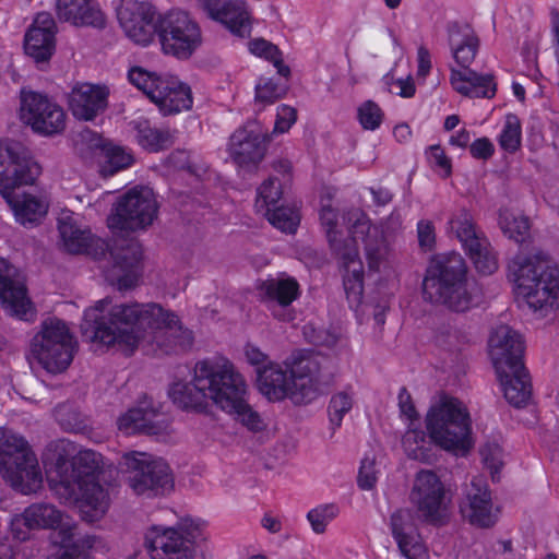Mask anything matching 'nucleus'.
Returning a JSON list of instances; mask_svg holds the SVG:
<instances>
[{
  "label": "nucleus",
  "mask_w": 559,
  "mask_h": 559,
  "mask_svg": "<svg viewBox=\"0 0 559 559\" xmlns=\"http://www.w3.org/2000/svg\"><path fill=\"white\" fill-rule=\"evenodd\" d=\"M320 221L325 230L331 249L341 261L343 287L349 308L358 322L365 316L364 265L359 258V243L365 247L369 275L378 274V290L385 285L394 286L395 274L388 260V245L381 226L371 225L367 215L350 210L340 221L338 214L328 205H322Z\"/></svg>",
  "instance_id": "f257e3e1"
},
{
  "label": "nucleus",
  "mask_w": 559,
  "mask_h": 559,
  "mask_svg": "<svg viewBox=\"0 0 559 559\" xmlns=\"http://www.w3.org/2000/svg\"><path fill=\"white\" fill-rule=\"evenodd\" d=\"M247 386L245 377L230 359L213 356L197 361L191 381L174 383L169 395L182 409L205 412L213 404L248 429L260 431L264 423L247 401Z\"/></svg>",
  "instance_id": "f03ea898"
},
{
  "label": "nucleus",
  "mask_w": 559,
  "mask_h": 559,
  "mask_svg": "<svg viewBox=\"0 0 559 559\" xmlns=\"http://www.w3.org/2000/svg\"><path fill=\"white\" fill-rule=\"evenodd\" d=\"M499 227L504 236L521 243L520 252L510 261L509 277L519 302L533 311L559 307V269L548 253L535 249L525 253L523 243L530 236V221L522 213L504 207L499 211Z\"/></svg>",
  "instance_id": "7ed1b4c3"
},
{
  "label": "nucleus",
  "mask_w": 559,
  "mask_h": 559,
  "mask_svg": "<svg viewBox=\"0 0 559 559\" xmlns=\"http://www.w3.org/2000/svg\"><path fill=\"white\" fill-rule=\"evenodd\" d=\"M425 425L408 426L402 438L407 457L421 463L436 459L432 443L455 455L464 456L474 447L472 417L460 399L442 393L430 405Z\"/></svg>",
  "instance_id": "20e7f679"
},
{
  "label": "nucleus",
  "mask_w": 559,
  "mask_h": 559,
  "mask_svg": "<svg viewBox=\"0 0 559 559\" xmlns=\"http://www.w3.org/2000/svg\"><path fill=\"white\" fill-rule=\"evenodd\" d=\"M163 316V307L156 302H115L106 297L84 311L81 325L84 334L106 346H118L132 354L144 340L147 330Z\"/></svg>",
  "instance_id": "39448f33"
},
{
  "label": "nucleus",
  "mask_w": 559,
  "mask_h": 559,
  "mask_svg": "<svg viewBox=\"0 0 559 559\" xmlns=\"http://www.w3.org/2000/svg\"><path fill=\"white\" fill-rule=\"evenodd\" d=\"M423 297L452 311L465 312L483 302V290L467 278L462 255L449 251L430 258L423 280Z\"/></svg>",
  "instance_id": "423d86ee"
},
{
  "label": "nucleus",
  "mask_w": 559,
  "mask_h": 559,
  "mask_svg": "<svg viewBox=\"0 0 559 559\" xmlns=\"http://www.w3.org/2000/svg\"><path fill=\"white\" fill-rule=\"evenodd\" d=\"M524 341L508 325L496 326L488 340V352L506 400L515 407L527 404L531 379L523 364Z\"/></svg>",
  "instance_id": "0eeeda50"
},
{
  "label": "nucleus",
  "mask_w": 559,
  "mask_h": 559,
  "mask_svg": "<svg viewBox=\"0 0 559 559\" xmlns=\"http://www.w3.org/2000/svg\"><path fill=\"white\" fill-rule=\"evenodd\" d=\"M0 473L23 495L35 492L41 487V472L28 442L5 428H0Z\"/></svg>",
  "instance_id": "6e6552de"
},
{
  "label": "nucleus",
  "mask_w": 559,
  "mask_h": 559,
  "mask_svg": "<svg viewBox=\"0 0 559 559\" xmlns=\"http://www.w3.org/2000/svg\"><path fill=\"white\" fill-rule=\"evenodd\" d=\"M78 343L64 321L47 318L29 344V361L49 373H60L71 365Z\"/></svg>",
  "instance_id": "1a4fd4ad"
},
{
  "label": "nucleus",
  "mask_w": 559,
  "mask_h": 559,
  "mask_svg": "<svg viewBox=\"0 0 559 559\" xmlns=\"http://www.w3.org/2000/svg\"><path fill=\"white\" fill-rule=\"evenodd\" d=\"M119 468L126 484L136 496L155 498L174 489L171 469L160 457L145 452H128L121 456Z\"/></svg>",
  "instance_id": "9d476101"
},
{
  "label": "nucleus",
  "mask_w": 559,
  "mask_h": 559,
  "mask_svg": "<svg viewBox=\"0 0 559 559\" xmlns=\"http://www.w3.org/2000/svg\"><path fill=\"white\" fill-rule=\"evenodd\" d=\"M286 368L289 376L282 370V400L289 397L295 404H309L332 383V377L322 371L310 352L297 353Z\"/></svg>",
  "instance_id": "9b49d317"
},
{
  "label": "nucleus",
  "mask_w": 559,
  "mask_h": 559,
  "mask_svg": "<svg viewBox=\"0 0 559 559\" xmlns=\"http://www.w3.org/2000/svg\"><path fill=\"white\" fill-rule=\"evenodd\" d=\"M202 535L200 523L190 518L174 526H153L145 535L152 559H199L197 540Z\"/></svg>",
  "instance_id": "f8f14e48"
},
{
  "label": "nucleus",
  "mask_w": 559,
  "mask_h": 559,
  "mask_svg": "<svg viewBox=\"0 0 559 559\" xmlns=\"http://www.w3.org/2000/svg\"><path fill=\"white\" fill-rule=\"evenodd\" d=\"M447 230L457 238L478 273L492 274L498 269L497 254L486 236L477 229L468 210L460 209L452 213Z\"/></svg>",
  "instance_id": "ddd939ff"
},
{
  "label": "nucleus",
  "mask_w": 559,
  "mask_h": 559,
  "mask_svg": "<svg viewBox=\"0 0 559 559\" xmlns=\"http://www.w3.org/2000/svg\"><path fill=\"white\" fill-rule=\"evenodd\" d=\"M409 500L425 522L441 524L448 514L451 493L435 471L421 468L415 474Z\"/></svg>",
  "instance_id": "4468645a"
},
{
  "label": "nucleus",
  "mask_w": 559,
  "mask_h": 559,
  "mask_svg": "<svg viewBox=\"0 0 559 559\" xmlns=\"http://www.w3.org/2000/svg\"><path fill=\"white\" fill-rule=\"evenodd\" d=\"M159 41L165 53L188 59L202 43L198 23L183 11H170L158 16Z\"/></svg>",
  "instance_id": "2eb2a0df"
},
{
  "label": "nucleus",
  "mask_w": 559,
  "mask_h": 559,
  "mask_svg": "<svg viewBox=\"0 0 559 559\" xmlns=\"http://www.w3.org/2000/svg\"><path fill=\"white\" fill-rule=\"evenodd\" d=\"M158 205L153 190L134 187L122 194L108 217V226L118 230H138L150 226L157 216Z\"/></svg>",
  "instance_id": "dca6fc26"
},
{
  "label": "nucleus",
  "mask_w": 559,
  "mask_h": 559,
  "mask_svg": "<svg viewBox=\"0 0 559 559\" xmlns=\"http://www.w3.org/2000/svg\"><path fill=\"white\" fill-rule=\"evenodd\" d=\"M21 117L32 129L44 135L61 133L66 128L63 109L47 95L22 92Z\"/></svg>",
  "instance_id": "f3484780"
},
{
  "label": "nucleus",
  "mask_w": 559,
  "mask_h": 559,
  "mask_svg": "<svg viewBox=\"0 0 559 559\" xmlns=\"http://www.w3.org/2000/svg\"><path fill=\"white\" fill-rule=\"evenodd\" d=\"M40 171V166L27 155L20 143L0 142V193L20 186L33 185Z\"/></svg>",
  "instance_id": "a211bd4d"
},
{
  "label": "nucleus",
  "mask_w": 559,
  "mask_h": 559,
  "mask_svg": "<svg viewBox=\"0 0 559 559\" xmlns=\"http://www.w3.org/2000/svg\"><path fill=\"white\" fill-rule=\"evenodd\" d=\"M271 135L252 126H243L230 135L227 152L233 164L245 171L258 169L266 156Z\"/></svg>",
  "instance_id": "6ab92c4d"
},
{
  "label": "nucleus",
  "mask_w": 559,
  "mask_h": 559,
  "mask_svg": "<svg viewBox=\"0 0 559 559\" xmlns=\"http://www.w3.org/2000/svg\"><path fill=\"white\" fill-rule=\"evenodd\" d=\"M117 17L126 36L136 45H150L158 32L157 13L145 0H121Z\"/></svg>",
  "instance_id": "aec40b11"
},
{
  "label": "nucleus",
  "mask_w": 559,
  "mask_h": 559,
  "mask_svg": "<svg viewBox=\"0 0 559 559\" xmlns=\"http://www.w3.org/2000/svg\"><path fill=\"white\" fill-rule=\"evenodd\" d=\"M114 264L107 271V281L123 292L138 285L141 276L142 248L139 241L131 239H117L110 250Z\"/></svg>",
  "instance_id": "412c9836"
},
{
  "label": "nucleus",
  "mask_w": 559,
  "mask_h": 559,
  "mask_svg": "<svg viewBox=\"0 0 559 559\" xmlns=\"http://www.w3.org/2000/svg\"><path fill=\"white\" fill-rule=\"evenodd\" d=\"M462 513L471 524L478 527L487 528L497 523L500 508L493 504L491 492L483 477L471 480Z\"/></svg>",
  "instance_id": "4be33fe9"
},
{
  "label": "nucleus",
  "mask_w": 559,
  "mask_h": 559,
  "mask_svg": "<svg viewBox=\"0 0 559 559\" xmlns=\"http://www.w3.org/2000/svg\"><path fill=\"white\" fill-rule=\"evenodd\" d=\"M0 302L10 314L19 318H26L32 311L23 275L5 259H0Z\"/></svg>",
  "instance_id": "5701e85b"
},
{
  "label": "nucleus",
  "mask_w": 559,
  "mask_h": 559,
  "mask_svg": "<svg viewBox=\"0 0 559 559\" xmlns=\"http://www.w3.org/2000/svg\"><path fill=\"white\" fill-rule=\"evenodd\" d=\"M390 526L399 550L405 559H429V551L417 532L412 510L403 508L393 512Z\"/></svg>",
  "instance_id": "b1692460"
},
{
  "label": "nucleus",
  "mask_w": 559,
  "mask_h": 559,
  "mask_svg": "<svg viewBox=\"0 0 559 559\" xmlns=\"http://www.w3.org/2000/svg\"><path fill=\"white\" fill-rule=\"evenodd\" d=\"M199 7L214 21L240 37L249 35L251 23L242 0H198Z\"/></svg>",
  "instance_id": "393cba45"
},
{
  "label": "nucleus",
  "mask_w": 559,
  "mask_h": 559,
  "mask_svg": "<svg viewBox=\"0 0 559 559\" xmlns=\"http://www.w3.org/2000/svg\"><path fill=\"white\" fill-rule=\"evenodd\" d=\"M108 96L105 85L78 83L69 94V108L76 119L91 121L106 110Z\"/></svg>",
  "instance_id": "a878e982"
},
{
  "label": "nucleus",
  "mask_w": 559,
  "mask_h": 559,
  "mask_svg": "<svg viewBox=\"0 0 559 559\" xmlns=\"http://www.w3.org/2000/svg\"><path fill=\"white\" fill-rule=\"evenodd\" d=\"M449 82L454 92L468 98H492L497 83L491 73H480L471 67H450Z\"/></svg>",
  "instance_id": "bb28decb"
},
{
  "label": "nucleus",
  "mask_w": 559,
  "mask_h": 559,
  "mask_svg": "<svg viewBox=\"0 0 559 559\" xmlns=\"http://www.w3.org/2000/svg\"><path fill=\"white\" fill-rule=\"evenodd\" d=\"M151 330L156 331L154 336L157 347L165 354H178L188 350L193 343L191 331L185 329L178 317L163 308V316Z\"/></svg>",
  "instance_id": "cd10ccee"
},
{
  "label": "nucleus",
  "mask_w": 559,
  "mask_h": 559,
  "mask_svg": "<svg viewBox=\"0 0 559 559\" xmlns=\"http://www.w3.org/2000/svg\"><path fill=\"white\" fill-rule=\"evenodd\" d=\"M56 22L50 13L40 12L25 35L24 49L36 62L50 59L55 51Z\"/></svg>",
  "instance_id": "c85d7f7f"
},
{
  "label": "nucleus",
  "mask_w": 559,
  "mask_h": 559,
  "mask_svg": "<svg viewBox=\"0 0 559 559\" xmlns=\"http://www.w3.org/2000/svg\"><path fill=\"white\" fill-rule=\"evenodd\" d=\"M74 452V444L64 439L51 441L46 448L44 461L49 465V478L58 492H61L63 487L76 486L74 478H71L73 472L70 471Z\"/></svg>",
  "instance_id": "c756f323"
},
{
  "label": "nucleus",
  "mask_w": 559,
  "mask_h": 559,
  "mask_svg": "<svg viewBox=\"0 0 559 559\" xmlns=\"http://www.w3.org/2000/svg\"><path fill=\"white\" fill-rule=\"evenodd\" d=\"M57 16L74 26L103 28L106 15L95 0H57Z\"/></svg>",
  "instance_id": "7c9ffc66"
},
{
  "label": "nucleus",
  "mask_w": 559,
  "mask_h": 559,
  "mask_svg": "<svg viewBox=\"0 0 559 559\" xmlns=\"http://www.w3.org/2000/svg\"><path fill=\"white\" fill-rule=\"evenodd\" d=\"M12 210L17 223L25 227L38 225L48 212V202L40 197L29 193H16L7 190L1 193Z\"/></svg>",
  "instance_id": "2f4dec72"
},
{
  "label": "nucleus",
  "mask_w": 559,
  "mask_h": 559,
  "mask_svg": "<svg viewBox=\"0 0 559 559\" xmlns=\"http://www.w3.org/2000/svg\"><path fill=\"white\" fill-rule=\"evenodd\" d=\"M152 102L159 107L164 115L176 114L191 107V91L188 85L181 83L177 78L166 75L157 85Z\"/></svg>",
  "instance_id": "473e14b6"
},
{
  "label": "nucleus",
  "mask_w": 559,
  "mask_h": 559,
  "mask_svg": "<svg viewBox=\"0 0 559 559\" xmlns=\"http://www.w3.org/2000/svg\"><path fill=\"white\" fill-rule=\"evenodd\" d=\"M152 408H130L118 420V429L126 435L158 436L167 431L168 423Z\"/></svg>",
  "instance_id": "72a5a7b5"
},
{
  "label": "nucleus",
  "mask_w": 559,
  "mask_h": 559,
  "mask_svg": "<svg viewBox=\"0 0 559 559\" xmlns=\"http://www.w3.org/2000/svg\"><path fill=\"white\" fill-rule=\"evenodd\" d=\"M449 46L457 68L471 67L479 49V39L468 24L453 23L449 27Z\"/></svg>",
  "instance_id": "f704fd0d"
},
{
  "label": "nucleus",
  "mask_w": 559,
  "mask_h": 559,
  "mask_svg": "<svg viewBox=\"0 0 559 559\" xmlns=\"http://www.w3.org/2000/svg\"><path fill=\"white\" fill-rule=\"evenodd\" d=\"M254 212L273 227H280V180L270 176L257 189Z\"/></svg>",
  "instance_id": "c9c22d12"
},
{
  "label": "nucleus",
  "mask_w": 559,
  "mask_h": 559,
  "mask_svg": "<svg viewBox=\"0 0 559 559\" xmlns=\"http://www.w3.org/2000/svg\"><path fill=\"white\" fill-rule=\"evenodd\" d=\"M58 230L64 250L70 253L86 252L94 237L88 228L82 227L71 214L63 213L58 218Z\"/></svg>",
  "instance_id": "e433bc0d"
},
{
  "label": "nucleus",
  "mask_w": 559,
  "mask_h": 559,
  "mask_svg": "<svg viewBox=\"0 0 559 559\" xmlns=\"http://www.w3.org/2000/svg\"><path fill=\"white\" fill-rule=\"evenodd\" d=\"M67 499L81 502L82 508L92 510V516L103 515L109 506L108 492L99 485L97 479L87 480L80 484V489L72 490L61 489L59 492Z\"/></svg>",
  "instance_id": "4c0bfd02"
},
{
  "label": "nucleus",
  "mask_w": 559,
  "mask_h": 559,
  "mask_svg": "<svg viewBox=\"0 0 559 559\" xmlns=\"http://www.w3.org/2000/svg\"><path fill=\"white\" fill-rule=\"evenodd\" d=\"M27 520L31 522V527L39 528H59L58 534L62 528L74 526L70 522L63 521V514L50 503H33L24 510Z\"/></svg>",
  "instance_id": "58836bf2"
},
{
  "label": "nucleus",
  "mask_w": 559,
  "mask_h": 559,
  "mask_svg": "<svg viewBox=\"0 0 559 559\" xmlns=\"http://www.w3.org/2000/svg\"><path fill=\"white\" fill-rule=\"evenodd\" d=\"M130 127L136 133L138 143L150 152L163 151L173 144V139L168 131L153 128L146 119L139 118L132 120Z\"/></svg>",
  "instance_id": "ea45409f"
},
{
  "label": "nucleus",
  "mask_w": 559,
  "mask_h": 559,
  "mask_svg": "<svg viewBox=\"0 0 559 559\" xmlns=\"http://www.w3.org/2000/svg\"><path fill=\"white\" fill-rule=\"evenodd\" d=\"M100 468V455L92 450L79 451L71 461L70 471L73 472L71 478H74L76 486L63 487L62 489H70L72 492L80 489V484L87 480H95L96 473Z\"/></svg>",
  "instance_id": "a19ab883"
},
{
  "label": "nucleus",
  "mask_w": 559,
  "mask_h": 559,
  "mask_svg": "<svg viewBox=\"0 0 559 559\" xmlns=\"http://www.w3.org/2000/svg\"><path fill=\"white\" fill-rule=\"evenodd\" d=\"M354 399L355 390L350 384L345 385L332 395L328 406L329 424L332 435L342 426L344 417L352 411Z\"/></svg>",
  "instance_id": "79ce46f5"
},
{
  "label": "nucleus",
  "mask_w": 559,
  "mask_h": 559,
  "mask_svg": "<svg viewBox=\"0 0 559 559\" xmlns=\"http://www.w3.org/2000/svg\"><path fill=\"white\" fill-rule=\"evenodd\" d=\"M521 140L522 127L520 119L514 114L506 115L502 129L498 136L500 147L508 153H514L520 147Z\"/></svg>",
  "instance_id": "37998d69"
},
{
  "label": "nucleus",
  "mask_w": 559,
  "mask_h": 559,
  "mask_svg": "<svg viewBox=\"0 0 559 559\" xmlns=\"http://www.w3.org/2000/svg\"><path fill=\"white\" fill-rule=\"evenodd\" d=\"M258 388L270 401L278 400L277 389L280 388V368L274 365H264L257 369Z\"/></svg>",
  "instance_id": "c03bdc74"
},
{
  "label": "nucleus",
  "mask_w": 559,
  "mask_h": 559,
  "mask_svg": "<svg viewBox=\"0 0 559 559\" xmlns=\"http://www.w3.org/2000/svg\"><path fill=\"white\" fill-rule=\"evenodd\" d=\"M338 513L340 508L337 504L324 503L309 510L307 520L316 534H322Z\"/></svg>",
  "instance_id": "a18cd8bd"
},
{
  "label": "nucleus",
  "mask_w": 559,
  "mask_h": 559,
  "mask_svg": "<svg viewBox=\"0 0 559 559\" xmlns=\"http://www.w3.org/2000/svg\"><path fill=\"white\" fill-rule=\"evenodd\" d=\"M302 333L309 343L328 348H334L342 336L341 331L335 328L325 330L318 328L314 323H307L302 328Z\"/></svg>",
  "instance_id": "49530a36"
},
{
  "label": "nucleus",
  "mask_w": 559,
  "mask_h": 559,
  "mask_svg": "<svg viewBox=\"0 0 559 559\" xmlns=\"http://www.w3.org/2000/svg\"><path fill=\"white\" fill-rule=\"evenodd\" d=\"M102 156L106 163L103 167V173L106 175H114L115 173L129 167L133 162L130 153L111 143L104 147Z\"/></svg>",
  "instance_id": "de8ad7c7"
},
{
  "label": "nucleus",
  "mask_w": 559,
  "mask_h": 559,
  "mask_svg": "<svg viewBox=\"0 0 559 559\" xmlns=\"http://www.w3.org/2000/svg\"><path fill=\"white\" fill-rule=\"evenodd\" d=\"M383 118V110L373 100H365L357 107V120L364 130H378L382 124Z\"/></svg>",
  "instance_id": "09e8293b"
},
{
  "label": "nucleus",
  "mask_w": 559,
  "mask_h": 559,
  "mask_svg": "<svg viewBox=\"0 0 559 559\" xmlns=\"http://www.w3.org/2000/svg\"><path fill=\"white\" fill-rule=\"evenodd\" d=\"M76 526H68L59 533L60 539L57 540L63 548L62 552L53 559H85L81 549V539L76 538Z\"/></svg>",
  "instance_id": "8fccbe9b"
},
{
  "label": "nucleus",
  "mask_w": 559,
  "mask_h": 559,
  "mask_svg": "<svg viewBox=\"0 0 559 559\" xmlns=\"http://www.w3.org/2000/svg\"><path fill=\"white\" fill-rule=\"evenodd\" d=\"M480 456L485 467L489 471L493 481L500 479L503 466V453L497 442H487L480 449Z\"/></svg>",
  "instance_id": "3c124183"
},
{
  "label": "nucleus",
  "mask_w": 559,
  "mask_h": 559,
  "mask_svg": "<svg viewBox=\"0 0 559 559\" xmlns=\"http://www.w3.org/2000/svg\"><path fill=\"white\" fill-rule=\"evenodd\" d=\"M128 76L129 81L139 90L143 91L151 100L153 99L154 92L157 91V85H159V82L163 79V76L147 72L140 67L132 68L129 71Z\"/></svg>",
  "instance_id": "603ef678"
},
{
  "label": "nucleus",
  "mask_w": 559,
  "mask_h": 559,
  "mask_svg": "<svg viewBox=\"0 0 559 559\" xmlns=\"http://www.w3.org/2000/svg\"><path fill=\"white\" fill-rule=\"evenodd\" d=\"M378 480V469L373 456L366 454L360 462L357 485L361 490H372Z\"/></svg>",
  "instance_id": "864d4df0"
},
{
  "label": "nucleus",
  "mask_w": 559,
  "mask_h": 559,
  "mask_svg": "<svg viewBox=\"0 0 559 559\" xmlns=\"http://www.w3.org/2000/svg\"><path fill=\"white\" fill-rule=\"evenodd\" d=\"M400 416L406 427L421 425L418 412L405 388H401L397 396Z\"/></svg>",
  "instance_id": "5fc2aeb1"
},
{
  "label": "nucleus",
  "mask_w": 559,
  "mask_h": 559,
  "mask_svg": "<svg viewBox=\"0 0 559 559\" xmlns=\"http://www.w3.org/2000/svg\"><path fill=\"white\" fill-rule=\"evenodd\" d=\"M300 224V202H282V234H295Z\"/></svg>",
  "instance_id": "6e6d98bb"
},
{
  "label": "nucleus",
  "mask_w": 559,
  "mask_h": 559,
  "mask_svg": "<svg viewBox=\"0 0 559 559\" xmlns=\"http://www.w3.org/2000/svg\"><path fill=\"white\" fill-rule=\"evenodd\" d=\"M248 45L250 52L272 62L280 73V52L277 46L263 38L253 39Z\"/></svg>",
  "instance_id": "4d7b16f0"
},
{
  "label": "nucleus",
  "mask_w": 559,
  "mask_h": 559,
  "mask_svg": "<svg viewBox=\"0 0 559 559\" xmlns=\"http://www.w3.org/2000/svg\"><path fill=\"white\" fill-rule=\"evenodd\" d=\"M55 416L64 430L73 431L81 428L82 420L80 413L70 405H59L55 411Z\"/></svg>",
  "instance_id": "13d9d810"
},
{
  "label": "nucleus",
  "mask_w": 559,
  "mask_h": 559,
  "mask_svg": "<svg viewBox=\"0 0 559 559\" xmlns=\"http://www.w3.org/2000/svg\"><path fill=\"white\" fill-rule=\"evenodd\" d=\"M282 321L292 320L286 316V307L299 297V285L297 281L282 273Z\"/></svg>",
  "instance_id": "bf43d9fd"
},
{
  "label": "nucleus",
  "mask_w": 559,
  "mask_h": 559,
  "mask_svg": "<svg viewBox=\"0 0 559 559\" xmlns=\"http://www.w3.org/2000/svg\"><path fill=\"white\" fill-rule=\"evenodd\" d=\"M417 238L420 249L425 252L432 251L436 246V228L431 221L419 219L417 223Z\"/></svg>",
  "instance_id": "052dcab7"
},
{
  "label": "nucleus",
  "mask_w": 559,
  "mask_h": 559,
  "mask_svg": "<svg viewBox=\"0 0 559 559\" xmlns=\"http://www.w3.org/2000/svg\"><path fill=\"white\" fill-rule=\"evenodd\" d=\"M278 97V83L273 79H262L255 87L258 103L267 105L276 102Z\"/></svg>",
  "instance_id": "680f3d73"
},
{
  "label": "nucleus",
  "mask_w": 559,
  "mask_h": 559,
  "mask_svg": "<svg viewBox=\"0 0 559 559\" xmlns=\"http://www.w3.org/2000/svg\"><path fill=\"white\" fill-rule=\"evenodd\" d=\"M427 157L432 167L442 176L448 177L451 174V162L445 156L439 145H431L427 152Z\"/></svg>",
  "instance_id": "e2e57ef3"
},
{
  "label": "nucleus",
  "mask_w": 559,
  "mask_h": 559,
  "mask_svg": "<svg viewBox=\"0 0 559 559\" xmlns=\"http://www.w3.org/2000/svg\"><path fill=\"white\" fill-rule=\"evenodd\" d=\"M259 297L269 305H280V280L260 281L257 285Z\"/></svg>",
  "instance_id": "0e129e2a"
},
{
  "label": "nucleus",
  "mask_w": 559,
  "mask_h": 559,
  "mask_svg": "<svg viewBox=\"0 0 559 559\" xmlns=\"http://www.w3.org/2000/svg\"><path fill=\"white\" fill-rule=\"evenodd\" d=\"M432 70V55L425 45H419L416 53V79L425 82Z\"/></svg>",
  "instance_id": "69168bd1"
},
{
  "label": "nucleus",
  "mask_w": 559,
  "mask_h": 559,
  "mask_svg": "<svg viewBox=\"0 0 559 559\" xmlns=\"http://www.w3.org/2000/svg\"><path fill=\"white\" fill-rule=\"evenodd\" d=\"M10 530L15 539L26 540L29 537V532L36 528L31 527V522L27 520L25 513L23 512L12 518Z\"/></svg>",
  "instance_id": "338daca9"
},
{
  "label": "nucleus",
  "mask_w": 559,
  "mask_h": 559,
  "mask_svg": "<svg viewBox=\"0 0 559 559\" xmlns=\"http://www.w3.org/2000/svg\"><path fill=\"white\" fill-rule=\"evenodd\" d=\"M389 91L393 94H396L401 97H412L415 94V84L412 76L401 78L394 80L389 84Z\"/></svg>",
  "instance_id": "774afa93"
}]
</instances>
